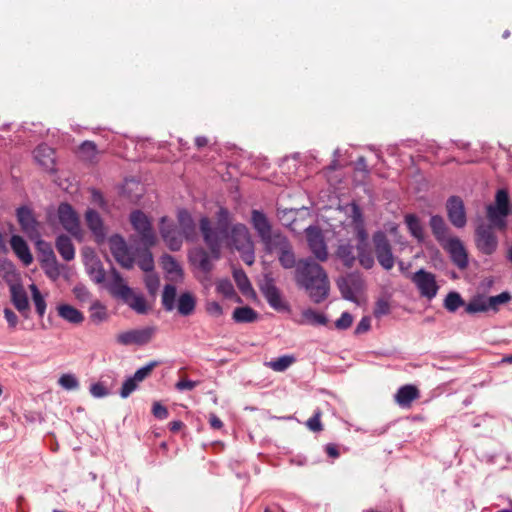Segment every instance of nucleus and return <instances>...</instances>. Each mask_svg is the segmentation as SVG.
I'll use <instances>...</instances> for the list:
<instances>
[{"instance_id": "obj_9", "label": "nucleus", "mask_w": 512, "mask_h": 512, "mask_svg": "<svg viewBox=\"0 0 512 512\" xmlns=\"http://www.w3.org/2000/svg\"><path fill=\"white\" fill-rule=\"evenodd\" d=\"M109 248L115 260L126 269H131L134 264V257L130 253L126 241L119 234L112 235L109 239Z\"/></svg>"}, {"instance_id": "obj_28", "label": "nucleus", "mask_w": 512, "mask_h": 512, "mask_svg": "<svg viewBox=\"0 0 512 512\" xmlns=\"http://www.w3.org/2000/svg\"><path fill=\"white\" fill-rule=\"evenodd\" d=\"M56 249L65 261H71L75 258V247L69 236L61 234L56 238Z\"/></svg>"}, {"instance_id": "obj_19", "label": "nucleus", "mask_w": 512, "mask_h": 512, "mask_svg": "<svg viewBox=\"0 0 512 512\" xmlns=\"http://www.w3.org/2000/svg\"><path fill=\"white\" fill-rule=\"evenodd\" d=\"M17 219L21 229L31 238L39 236V222L31 209L22 206L17 209Z\"/></svg>"}, {"instance_id": "obj_17", "label": "nucleus", "mask_w": 512, "mask_h": 512, "mask_svg": "<svg viewBox=\"0 0 512 512\" xmlns=\"http://www.w3.org/2000/svg\"><path fill=\"white\" fill-rule=\"evenodd\" d=\"M11 302L17 311L24 317H29L30 304L27 292L20 282H12L9 284Z\"/></svg>"}, {"instance_id": "obj_1", "label": "nucleus", "mask_w": 512, "mask_h": 512, "mask_svg": "<svg viewBox=\"0 0 512 512\" xmlns=\"http://www.w3.org/2000/svg\"><path fill=\"white\" fill-rule=\"evenodd\" d=\"M251 224L257 232L266 253H277L280 265L284 269L297 267L298 261L289 239L280 231H273L267 216L259 210H252Z\"/></svg>"}, {"instance_id": "obj_57", "label": "nucleus", "mask_w": 512, "mask_h": 512, "mask_svg": "<svg viewBox=\"0 0 512 512\" xmlns=\"http://www.w3.org/2000/svg\"><path fill=\"white\" fill-rule=\"evenodd\" d=\"M138 382L133 378H128L122 385L120 395L122 398H127L132 392L137 389Z\"/></svg>"}, {"instance_id": "obj_63", "label": "nucleus", "mask_w": 512, "mask_h": 512, "mask_svg": "<svg viewBox=\"0 0 512 512\" xmlns=\"http://www.w3.org/2000/svg\"><path fill=\"white\" fill-rule=\"evenodd\" d=\"M90 393L97 398L104 397L108 395V391L105 386L101 383H95L90 387Z\"/></svg>"}, {"instance_id": "obj_33", "label": "nucleus", "mask_w": 512, "mask_h": 512, "mask_svg": "<svg viewBox=\"0 0 512 512\" xmlns=\"http://www.w3.org/2000/svg\"><path fill=\"white\" fill-rule=\"evenodd\" d=\"M79 157L86 162L93 163L98 160V150L96 144L92 141L83 142L78 150Z\"/></svg>"}, {"instance_id": "obj_6", "label": "nucleus", "mask_w": 512, "mask_h": 512, "mask_svg": "<svg viewBox=\"0 0 512 512\" xmlns=\"http://www.w3.org/2000/svg\"><path fill=\"white\" fill-rule=\"evenodd\" d=\"M494 228L481 220L475 229V245L477 249L485 254L492 255L498 247V238Z\"/></svg>"}, {"instance_id": "obj_39", "label": "nucleus", "mask_w": 512, "mask_h": 512, "mask_svg": "<svg viewBox=\"0 0 512 512\" xmlns=\"http://www.w3.org/2000/svg\"><path fill=\"white\" fill-rule=\"evenodd\" d=\"M295 362V358L291 355H284L275 360L266 363V366L276 372H283Z\"/></svg>"}, {"instance_id": "obj_56", "label": "nucleus", "mask_w": 512, "mask_h": 512, "mask_svg": "<svg viewBox=\"0 0 512 512\" xmlns=\"http://www.w3.org/2000/svg\"><path fill=\"white\" fill-rule=\"evenodd\" d=\"M59 384L67 389V390H73V389H76L79 385L77 379L75 378V376L71 375V374H63L60 378H59Z\"/></svg>"}, {"instance_id": "obj_32", "label": "nucleus", "mask_w": 512, "mask_h": 512, "mask_svg": "<svg viewBox=\"0 0 512 512\" xmlns=\"http://www.w3.org/2000/svg\"><path fill=\"white\" fill-rule=\"evenodd\" d=\"M232 318L237 323H252L257 320L258 313L249 306L237 307Z\"/></svg>"}, {"instance_id": "obj_16", "label": "nucleus", "mask_w": 512, "mask_h": 512, "mask_svg": "<svg viewBox=\"0 0 512 512\" xmlns=\"http://www.w3.org/2000/svg\"><path fill=\"white\" fill-rule=\"evenodd\" d=\"M260 291L273 309L278 311L287 309V304L271 277L265 278L264 282L260 285Z\"/></svg>"}, {"instance_id": "obj_49", "label": "nucleus", "mask_w": 512, "mask_h": 512, "mask_svg": "<svg viewBox=\"0 0 512 512\" xmlns=\"http://www.w3.org/2000/svg\"><path fill=\"white\" fill-rule=\"evenodd\" d=\"M337 286L341 292V295L344 299L354 300L355 293L352 289L351 281L349 278L342 277L337 281Z\"/></svg>"}, {"instance_id": "obj_38", "label": "nucleus", "mask_w": 512, "mask_h": 512, "mask_svg": "<svg viewBox=\"0 0 512 512\" xmlns=\"http://www.w3.org/2000/svg\"><path fill=\"white\" fill-rule=\"evenodd\" d=\"M176 287L166 284L162 293V305L166 311H172L175 307Z\"/></svg>"}, {"instance_id": "obj_34", "label": "nucleus", "mask_w": 512, "mask_h": 512, "mask_svg": "<svg viewBox=\"0 0 512 512\" xmlns=\"http://www.w3.org/2000/svg\"><path fill=\"white\" fill-rule=\"evenodd\" d=\"M123 301L139 314H145L148 311L145 298L142 295L135 294L133 290L129 296L123 299Z\"/></svg>"}, {"instance_id": "obj_21", "label": "nucleus", "mask_w": 512, "mask_h": 512, "mask_svg": "<svg viewBox=\"0 0 512 512\" xmlns=\"http://www.w3.org/2000/svg\"><path fill=\"white\" fill-rule=\"evenodd\" d=\"M420 397L419 389L411 384L400 387L394 396L395 402L401 408H410L412 403Z\"/></svg>"}, {"instance_id": "obj_52", "label": "nucleus", "mask_w": 512, "mask_h": 512, "mask_svg": "<svg viewBox=\"0 0 512 512\" xmlns=\"http://www.w3.org/2000/svg\"><path fill=\"white\" fill-rule=\"evenodd\" d=\"M321 416L322 412L320 409H317L314 412V415L309 418L306 422V426L309 428V430L313 432H320L323 430V425L321 423Z\"/></svg>"}, {"instance_id": "obj_5", "label": "nucleus", "mask_w": 512, "mask_h": 512, "mask_svg": "<svg viewBox=\"0 0 512 512\" xmlns=\"http://www.w3.org/2000/svg\"><path fill=\"white\" fill-rule=\"evenodd\" d=\"M130 222L134 230L139 234L140 241L145 248H151L156 244V235L152 229L148 217L140 210L130 214Z\"/></svg>"}, {"instance_id": "obj_55", "label": "nucleus", "mask_w": 512, "mask_h": 512, "mask_svg": "<svg viewBox=\"0 0 512 512\" xmlns=\"http://www.w3.org/2000/svg\"><path fill=\"white\" fill-rule=\"evenodd\" d=\"M217 292L221 293L225 297H231L234 294V287L230 280L221 279L216 284Z\"/></svg>"}, {"instance_id": "obj_30", "label": "nucleus", "mask_w": 512, "mask_h": 512, "mask_svg": "<svg viewBox=\"0 0 512 512\" xmlns=\"http://www.w3.org/2000/svg\"><path fill=\"white\" fill-rule=\"evenodd\" d=\"M58 315L64 320L73 323L80 324L84 320V315L75 307L69 304H61L57 307Z\"/></svg>"}, {"instance_id": "obj_64", "label": "nucleus", "mask_w": 512, "mask_h": 512, "mask_svg": "<svg viewBox=\"0 0 512 512\" xmlns=\"http://www.w3.org/2000/svg\"><path fill=\"white\" fill-rule=\"evenodd\" d=\"M197 385H198V382H196V381H192L189 379H182L176 383L175 387L179 391H183V390H192Z\"/></svg>"}, {"instance_id": "obj_27", "label": "nucleus", "mask_w": 512, "mask_h": 512, "mask_svg": "<svg viewBox=\"0 0 512 512\" xmlns=\"http://www.w3.org/2000/svg\"><path fill=\"white\" fill-rule=\"evenodd\" d=\"M178 223L183 236L187 240H193L196 236V226L190 213L186 210L178 212Z\"/></svg>"}, {"instance_id": "obj_50", "label": "nucleus", "mask_w": 512, "mask_h": 512, "mask_svg": "<svg viewBox=\"0 0 512 512\" xmlns=\"http://www.w3.org/2000/svg\"><path fill=\"white\" fill-rule=\"evenodd\" d=\"M36 246L40 252V262L56 258L55 253L48 242L39 240L37 241Z\"/></svg>"}, {"instance_id": "obj_42", "label": "nucleus", "mask_w": 512, "mask_h": 512, "mask_svg": "<svg viewBox=\"0 0 512 512\" xmlns=\"http://www.w3.org/2000/svg\"><path fill=\"white\" fill-rule=\"evenodd\" d=\"M303 323L311 325H326L327 318L325 315L316 312L313 309H306L302 312Z\"/></svg>"}, {"instance_id": "obj_25", "label": "nucleus", "mask_w": 512, "mask_h": 512, "mask_svg": "<svg viewBox=\"0 0 512 512\" xmlns=\"http://www.w3.org/2000/svg\"><path fill=\"white\" fill-rule=\"evenodd\" d=\"M429 225L433 236L440 245L451 238L449 236V227L442 216L433 215L430 218Z\"/></svg>"}, {"instance_id": "obj_48", "label": "nucleus", "mask_w": 512, "mask_h": 512, "mask_svg": "<svg viewBox=\"0 0 512 512\" xmlns=\"http://www.w3.org/2000/svg\"><path fill=\"white\" fill-rule=\"evenodd\" d=\"M138 266L146 273H151L154 269V260L152 253L149 248H145V251L140 255L138 259Z\"/></svg>"}, {"instance_id": "obj_26", "label": "nucleus", "mask_w": 512, "mask_h": 512, "mask_svg": "<svg viewBox=\"0 0 512 512\" xmlns=\"http://www.w3.org/2000/svg\"><path fill=\"white\" fill-rule=\"evenodd\" d=\"M112 280L110 283V292L115 297L122 300L131 294L132 289L125 284L124 279L116 269L111 271Z\"/></svg>"}, {"instance_id": "obj_62", "label": "nucleus", "mask_w": 512, "mask_h": 512, "mask_svg": "<svg viewBox=\"0 0 512 512\" xmlns=\"http://www.w3.org/2000/svg\"><path fill=\"white\" fill-rule=\"evenodd\" d=\"M152 414L158 419H166L169 415V412L165 406H163L159 402H155L152 407Z\"/></svg>"}, {"instance_id": "obj_47", "label": "nucleus", "mask_w": 512, "mask_h": 512, "mask_svg": "<svg viewBox=\"0 0 512 512\" xmlns=\"http://www.w3.org/2000/svg\"><path fill=\"white\" fill-rule=\"evenodd\" d=\"M511 300V295L509 292L505 291L496 296L487 297V303L490 307V310L497 312L499 310V306L508 303Z\"/></svg>"}, {"instance_id": "obj_24", "label": "nucleus", "mask_w": 512, "mask_h": 512, "mask_svg": "<svg viewBox=\"0 0 512 512\" xmlns=\"http://www.w3.org/2000/svg\"><path fill=\"white\" fill-rule=\"evenodd\" d=\"M10 245L16 256L28 266L32 263L33 257L26 241L19 235H13L10 239Z\"/></svg>"}, {"instance_id": "obj_13", "label": "nucleus", "mask_w": 512, "mask_h": 512, "mask_svg": "<svg viewBox=\"0 0 512 512\" xmlns=\"http://www.w3.org/2000/svg\"><path fill=\"white\" fill-rule=\"evenodd\" d=\"M441 246L449 253L452 262L459 269H465L468 266V255L466 249L458 237H451L442 243Z\"/></svg>"}, {"instance_id": "obj_36", "label": "nucleus", "mask_w": 512, "mask_h": 512, "mask_svg": "<svg viewBox=\"0 0 512 512\" xmlns=\"http://www.w3.org/2000/svg\"><path fill=\"white\" fill-rule=\"evenodd\" d=\"M490 307L487 303V297L479 295L472 298L469 303L465 306V311L468 314H474L478 312H487Z\"/></svg>"}, {"instance_id": "obj_59", "label": "nucleus", "mask_w": 512, "mask_h": 512, "mask_svg": "<svg viewBox=\"0 0 512 512\" xmlns=\"http://www.w3.org/2000/svg\"><path fill=\"white\" fill-rule=\"evenodd\" d=\"M390 312V305L386 300L380 299L376 302L374 308L375 317L379 318L384 315H387Z\"/></svg>"}, {"instance_id": "obj_43", "label": "nucleus", "mask_w": 512, "mask_h": 512, "mask_svg": "<svg viewBox=\"0 0 512 512\" xmlns=\"http://www.w3.org/2000/svg\"><path fill=\"white\" fill-rule=\"evenodd\" d=\"M107 311L104 305H102L99 301H95L90 307V320L99 324L107 319Z\"/></svg>"}, {"instance_id": "obj_3", "label": "nucleus", "mask_w": 512, "mask_h": 512, "mask_svg": "<svg viewBox=\"0 0 512 512\" xmlns=\"http://www.w3.org/2000/svg\"><path fill=\"white\" fill-rule=\"evenodd\" d=\"M216 219L215 228L211 227V221L208 217H202L199 223L203 240L215 260L220 258L222 241L228 239V232L231 229L230 212L227 208L220 207L216 214Z\"/></svg>"}, {"instance_id": "obj_58", "label": "nucleus", "mask_w": 512, "mask_h": 512, "mask_svg": "<svg viewBox=\"0 0 512 512\" xmlns=\"http://www.w3.org/2000/svg\"><path fill=\"white\" fill-rule=\"evenodd\" d=\"M353 317L350 313L344 312L340 318L335 322V326L339 330H345L352 325Z\"/></svg>"}, {"instance_id": "obj_41", "label": "nucleus", "mask_w": 512, "mask_h": 512, "mask_svg": "<svg viewBox=\"0 0 512 512\" xmlns=\"http://www.w3.org/2000/svg\"><path fill=\"white\" fill-rule=\"evenodd\" d=\"M32 293V300L36 308V312L40 317H43L46 311V301L35 284L29 286Z\"/></svg>"}, {"instance_id": "obj_11", "label": "nucleus", "mask_w": 512, "mask_h": 512, "mask_svg": "<svg viewBox=\"0 0 512 512\" xmlns=\"http://www.w3.org/2000/svg\"><path fill=\"white\" fill-rule=\"evenodd\" d=\"M307 243L311 253L321 262L328 259L327 245L322 231L316 226H309L305 230Z\"/></svg>"}, {"instance_id": "obj_61", "label": "nucleus", "mask_w": 512, "mask_h": 512, "mask_svg": "<svg viewBox=\"0 0 512 512\" xmlns=\"http://www.w3.org/2000/svg\"><path fill=\"white\" fill-rule=\"evenodd\" d=\"M206 311L213 317H220L223 314L222 306L216 301L207 302Z\"/></svg>"}, {"instance_id": "obj_29", "label": "nucleus", "mask_w": 512, "mask_h": 512, "mask_svg": "<svg viewBox=\"0 0 512 512\" xmlns=\"http://www.w3.org/2000/svg\"><path fill=\"white\" fill-rule=\"evenodd\" d=\"M355 247L350 242H341L336 250V256L344 266L351 268L356 261Z\"/></svg>"}, {"instance_id": "obj_46", "label": "nucleus", "mask_w": 512, "mask_h": 512, "mask_svg": "<svg viewBox=\"0 0 512 512\" xmlns=\"http://www.w3.org/2000/svg\"><path fill=\"white\" fill-rule=\"evenodd\" d=\"M41 267L44 269L47 277L52 280H56L60 276V269L56 258L41 261Z\"/></svg>"}, {"instance_id": "obj_44", "label": "nucleus", "mask_w": 512, "mask_h": 512, "mask_svg": "<svg viewBox=\"0 0 512 512\" xmlns=\"http://www.w3.org/2000/svg\"><path fill=\"white\" fill-rule=\"evenodd\" d=\"M464 305V300L458 292H449L444 300V307L449 312H455Z\"/></svg>"}, {"instance_id": "obj_45", "label": "nucleus", "mask_w": 512, "mask_h": 512, "mask_svg": "<svg viewBox=\"0 0 512 512\" xmlns=\"http://www.w3.org/2000/svg\"><path fill=\"white\" fill-rule=\"evenodd\" d=\"M161 264L162 268L168 273V274H180L182 272V269L179 265V263L176 261V259L169 255L165 254L161 258Z\"/></svg>"}, {"instance_id": "obj_23", "label": "nucleus", "mask_w": 512, "mask_h": 512, "mask_svg": "<svg viewBox=\"0 0 512 512\" xmlns=\"http://www.w3.org/2000/svg\"><path fill=\"white\" fill-rule=\"evenodd\" d=\"M35 160L46 170H54L55 151L46 144L39 145L34 150Z\"/></svg>"}, {"instance_id": "obj_51", "label": "nucleus", "mask_w": 512, "mask_h": 512, "mask_svg": "<svg viewBox=\"0 0 512 512\" xmlns=\"http://www.w3.org/2000/svg\"><path fill=\"white\" fill-rule=\"evenodd\" d=\"M158 365V362L152 361L147 365L138 369L134 375L132 376L137 382H142L145 380L153 371V369Z\"/></svg>"}, {"instance_id": "obj_53", "label": "nucleus", "mask_w": 512, "mask_h": 512, "mask_svg": "<svg viewBox=\"0 0 512 512\" xmlns=\"http://www.w3.org/2000/svg\"><path fill=\"white\" fill-rule=\"evenodd\" d=\"M89 274L96 283H103L105 281L106 272L100 263L93 264L90 267Z\"/></svg>"}, {"instance_id": "obj_54", "label": "nucleus", "mask_w": 512, "mask_h": 512, "mask_svg": "<svg viewBox=\"0 0 512 512\" xmlns=\"http://www.w3.org/2000/svg\"><path fill=\"white\" fill-rule=\"evenodd\" d=\"M145 285H146V288L148 290V292L151 294V295H155L158 288H159V285H160V280H159V277L154 274V273H147L145 275Z\"/></svg>"}, {"instance_id": "obj_2", "label": "nucleus", "mask_w": 512, "mask_h": 512, "mask_svg": "<svg viewBox=\"0 0 512 512\" xmlns=\"http://www.w3.org/2000/svg\"><path fill=\"white\" fill-rule=\"evenodd\" d=\"M294 278L297 286L306 291L312 302L319 304L327 299L330 291L328 275L311 258L298 261Z\"/></svg>"}, {"instance_id": "obj_7", "label": "nucleus", "mask_w": 512, "mask_h": 512, "mask_svg": "<svg viewBox=\"0 0 512 512\" xmlns=\"http://www.w3.org/2000/svg\"><path fill=\"white\" fill-rule=\"evenodd\" d=\"M57 213L62 227L76 239L82 240L83 232L78 214L74 208L68 203H61L58 206Z\"/></svg>"}, {"instance_id": "obj_12", "label": "nucleus", "mask_w": 512, "mask_h": 512, "mask_svg": "<svg viewBox=\"0 0 512 512\" xmlns=\"http://www.w3.org/2000/svg\"><path fill=\"white\" fill-rule=\"evenodd\" d=\"M412 282L418 288L421 296L428 298L429 300L434 298L438 292V285L435 279V275L431 272H427L424 269H420L415 272L412 276Z\"/></svg>"}, {"instance_id": "obj_18", "label": "nucleus", "mask_w": 512, "mask_h": 512, "mask_svg": "<svg viewBox=\"0 0 512 512\" xmlns=\"http://www.w3.org/2000/svg\"><path fill=\"white\" fill-rule=\"evenodd\" d=\"M228 238L230 244L236 250L249 248L253 244L248 228L242 223H237L231 227L228 232Z\"/></svg>"}, {"instance_id": "obj_15", "label": "nucleus", "mask_w": 512, "mask_h": 512, "mask_svg": "<svg viewBox=\"0 0 512 512\" xmlns=\"http://www.w3.org/2000/svg\"><path fill=\"white\" fill-rule=\"evenodd\" d=\"M84 218L95 242L103 244L107 239V228L104 225L101 215L94 209H87Z\"/></svg>"}, {"instance_id": "obj_10", "label": "nucleus", "mask_w": 512, "mask_h": 512, "mask_svg": "<svg viewBox=\"0 0 512 512\" xmlns=\"http://www.w3.org/2000/svg\"><path fill=\"white\" fill-rule=\"evenodd\" d=\"M156 332L155 327H144L141 329H132L117 335V342L121 345H138L142 346L149 343Z\"/></svg>"}, {"instance_id": "obj_22", "label": "nucleus", "mask_w": 512, "mask_h": 512, "mask_svg": "<svg viewBox=\"0 0 512 512\" xmlns=\"http://www.w3.org/2000/svg\"><path fill=\"white\" fill-rule=\"evenodd\" d=\"M212 259H215L212 256L211 251L207 252L203 248H197L190 254V260L193 265L198 267L204 273H210L213 269Z\"/></svg>"}, {"instance_id": "obj_37", "label": "nucleus", "mask_w": 512, "mask_h": 512, "mask_svg": "<svg viewBox=\"0 0 512 512\" xmlns=\"http://www.w3.org/2000/svg\"><path fill=\"white\" fill-rule=\"evenodd\" d=\"M356 259H358L360 265L365 269H371L374 266V257L372 252L367 246H356Z\"/></svg>"}, {"instance_id": "obj_40", "label": "nucleus", "mask_w": 512, "mask_h": 512, "mask_svg": "<svg viewBox=\"0 0 512 512\" xmlns=\"http://www.w3.org/2000/svg\"><path fill=\"white\" fill-rule=\"evenodd\" d=\"M405 223L410 231V233L417 238L418 240H423L424 233H423V227L419 221V219L413 215L409 214L405 217Z\"/></svg>"}, {"instance_id": "obj_14", "label": "nucleus", "mask_w": 512, "mask_h": 512, "mask_svg": "<svg viewBox=\"0 0 512 512\" xmlns=\"http://www.w3.org/2000/svg\"><path fill=\"white\" fill-rule=\"evenodd\" d=\"M447 216L456 228H463L467 223L465 205L461 197L451 196L446 202Z\"/></svg>"}, {"instance_id": "obj_31", "label": "nucleus", "mask_w": 512, "mask_h": 512, "mask_svg": "<svg viewBox=\"0 0 512 512\" xmlns=\"http://www.w3.org/2000/svg\"><path fill=\"white\" fill-rule=\"evenodd\" d=\"M195 306H196V301H195L194 296L191 293L186 292V293H182L179 296L177 309H178L179 314H181L182 316L191 315L195 310Z\"/></svg>"}, {"instance_id": "obj_35", "label": "nucleus", "mask_w": 512, "mask_h": 512, "mask_svg": "<svg viewBox=\"0 0 512 512\" xmlns=\"http://www.w3.org/2000/svg\"><path fill=\"white\" fill-rule=\"evenodd\" d=\"M233 278L236 282L238 289L244 295H248L249 293L254 292L250 280L243 269H235L233 271Z\"/></svg>"}, {"instance_id": "obj_60", "label": "nucleus", "mask_w": 512, "mask_h": 512, "mask_svg": "<svg viewBox=\"0 0 512 512\" xmlns=\"http://www.w3.org/2000/svg\"><path fill=\"white\" fill-rule=\"evenodd\" d=\"M241 253V258L247 265H252L255 261L254 244H251L249 248H243L238 250Z\"/></svg>"}, {"instance_id": "obj_4", "label": "nucleus", "mask_w": 512, "mask_h": 512, "mask_svg": "<svg viewBox=\"0 0 512 512\" xmlns=\"http://www.w3.org/2000/svg\"><path fill=\"white\" fill-rule=\"evenodd\" d=\"M509 212V193L506 189H499L495 194L494 203L486 206V218L488 221L486 225L498 231H505Z\"/></svg>"}, {"instance_id": "obj_20", "label": "nucleus", "mask_w": 512, "mask_h": 512, "mask_svg": "<svg viewBox=\"0 0 512 512\" xmlns=\"http://www.w3.org/2000/svg\"><path fill=\"white\" fill-rule=\"evenodd\" d=\"M160 233L170 250H180L182 237L172 224H166V217L161 219Z\"/></svg>"}, {"instance_id": "obj_8", "label": "nucleus", "mask_w": 512, "mask_h": 512, "mask_svg": "<svg viewBox=\"0 0 512 512\" xmlns=\"http://www.w3.org/2000/svg\"><path fill=\"white\" fill-rule=\"evenodd\" d=\"M375 254L379 264L385 270H391L394 266V256L391 244L385 233L379 231L373 235Z\"/></svg>"}]
</instances>
